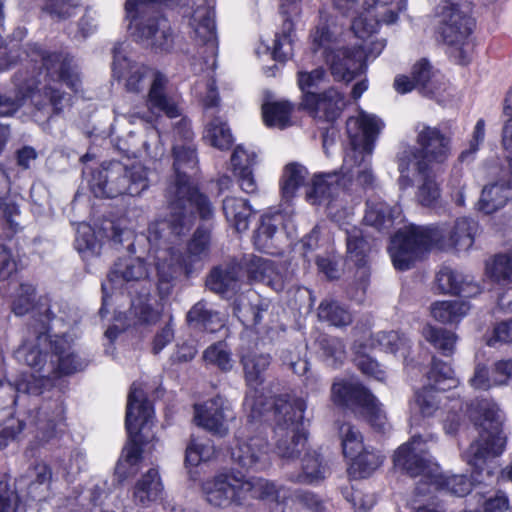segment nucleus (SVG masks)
I'll use <instances>...</instances> for the list:
<instances>
[{"label":"nucleus","mask_w":512,"mask_h":512,"mask_svg":"<svg viewBox=\"0 0 512 512\" xmlns=\"http://www.w3.org/2000/svg\"><path fill=\"white\" fill-rule=\"evenodd\" d=\"M317 317L319 321L338 328L349 326L353 322L351 312L333 299H324L320 302Z\"/></svg>","instance_id":"58836bf2"},{"label":"nucleus","mask_w":512,"mask_h":512,"mask_svg":"<svg viewBox=\"0 0 512 512\" xmlns=\"http://www.w3.org/2000/svg\"><path fill=\"white\" fill-rule=\"evenodd\" d=\"M306 509L310 512H330L329 503L320 495L309 490H296L284 502L281 512H300Z\"/></svg>","instance_id":"c9c22d12"},{"label":"nucleus","mask_w":512,"mask_h":512,"mask_svg":"<svg viewBox=\"0 0 512 512\" xmlns=\"http://www.w3.org/2000/svg\"><path fill=\"white\" fill-rule=\"evenodd\" d=\"M440 233L437 228L409 226L400 229L391 239L389 247L393 265L398 270H408L433 244Z\"/></svg>","instance_id":"4468645a"},{"label":"nucleus","mask_w":512,"mask_h":512,"mask_svg":"<svg viewBox=\"0 0 512 512\" xmlns=\"http://www.w3.org/2000/svg\"><path fill=\"white\" fill-rule=\"evenodd\" d=\"M46 70V83L31 95V101L37 111L43 112L49 119L59 115L67 102L65 94L60 90L61 82L78 91L80 79L72 67V58L63 53H47L42 56Z\"/></svg>","instance_id":"0eeeda50"},{"label":"nucleus","mask_w":512,"mask_h":512,"mask_svg":"<svg viewBox=\"0 0 512 512\" xmlns=\"http://www.w3.org/2000/svg\"><path fill=\"white\" fill-rule=\"evenodd\" d=\"M211 242V229L208 226H199L193 234L192 239L188 243L187 254L183 255L187 261H191V269L193 264L202 260L209 254Z\"/></svg>","instance_id":"603ef678"},{"label":"nucleus","mask_w":512,"mask_h":512,"mask_svg":"<svg viewBox=\"0 0 512 512\" xmlns=\"http://www.w3.org/2000/svg\"><path fill=\"white\" fill-rule=\"evenodd\" d=\"M148 3H162L173 7L178 4V0H126L125 3L133 37L155 52H168L174 44L172 29L164 17L150 15L143 10V6Z\"/></svg>","instance_id":"f8f14e48"},{"label":"nucleus","mask_w":512,"mask_h":512,"mask_svg":"<svg viewBox=\"0 0 512 512\" xmlns=\"http://www.w3.org/2000/svg\"><path fill=\"white\" fill-rule=\"evenodd\" d=\"M24 100L21 92H0V152L10 135L8 120L24 105Z\"/></svg>","instance_id":"e433bc0d"},{"label":"nucleus","mask_w":512,"mask_h":512,"mask_svg":"<svg viewBox=\"0 0 512 512\" xmlns=\"http://www.w3.org/2000/svg\"><path fill=\"white\" fill-rule=\"evenodd\" d=\"M418 147L408 148L398 156L399 183L405 188L413 185L409 171L422 172L441 169L451 154V138L438 127L423 125L416 137Z\"/></svg>","instance_id":"423d86ee"},{"label":"nucleus","mask_w":512,"mask_h":512,"mask_svg":"<svg viewBox=\"0 0 512 512\" xmlns=\"http://www.w3.org/2000/svg\"><path fill=\"white\" fill-rule=\"evenodd\" d=\"M152 415V407L145 398L142 388L133 384L130 388L127 401L125 425L128 432V441L122 450V456L115 468L118 483H122L129 476L125 465L133 467L142 459L141 431L148 424Z\"/></svg>","instance_id":"ddd939ff"},{"label":"nucleus","mask_w":512,"mask_h":512,"mask_svg":"<svg viewBox=\"0 0 512 512\" xmlns=\"http://www.w3.org/2000/svg\"><path fill=\"white\" fill-rule=\"evenodd\" d=\"M223 212L229 223L238 232L248 229L252 209L247 200L237 197H226L223 200Z\"/></svg>","instance_id":"ea45409f"},{"label":"nucleus","mask_w":512,"mask_h":512,"mask_svg":"<svg viewBox=\"0 0 512 512\" xmlns=\"http://www.w3.org/2000/svg\"><path fill=\"white\" fill-rule=\"evenodd\" d=\"M214 455L215 447L210 439L192 435L185 450V465L197 466L201 462L209 461Z\"/></svg>","instance_id":"a18cd8bd"},{"label":"nucleus","mask_w":512,"mask_h":512,"mask_svg":"<svg viewBox=\"0 0 512 512\" xmlns=\"http://www.w3.org/2000/svg\"><path fill=\"white\" fill-rule=\"evenodd\" d=\"M422 335L442 355L450 356L454 353L457 336L452 331L445 328L426 325L423 328Z\"/></svg>","instance_id":"de8ad7c7"},{"label":"nucleus","mask_w":512,"mask_h":512,"mask_svg":"<svg viewBox=\"0 0 512 512\" xmlns=\"http://www.w3.org/2000/svg\"><path fill=\"white\" fill-rule=\"evenodd\" d=\"M374 340L383 350L393 354L400 352L404 358L407 357L409 350L408 340L404 336H401L398 332H378L374 336Z\"/></svg>","instance_id":"69168bd1"},{"label":"nucleus","mask_w":512,"mask_h":512,"mask_svg":"<svg viewBox=\"0 0 512 512\" xmlns=\"http://www.w3.org/2000/svg\"><path fill=\"white\" fill-rule=\"evenodd\" d=\"M241 266L236 262L218 265L211 269L205 285L213 293L231 297L240 288Z\"/></svg>","instance_id":"393cba45"},{"label":"nucleus","mask_w":512,"mask_h":512,"mask_svg":"<svg viewBox=\"0 0 512 512\" xmlns=\"http://www.w3.org/2000/svg\"><path fill=\"white\" fill-rule=\"evenodd\" d=\"M342 93L329 88L322 93L307 92L303 95L301 106L311 117L320 121L334 122L345 107Z\"/></svg>","instance_id":"aec40b11"},{"label":"nucleus","mask_w":512,"mask_h":512,"mask_svg":"<svg viewBox=\"0 0 512 512\" xmlns=\"http://www.w3.org/2000/svg\"><path fill=\"white\" fill-rule=\"evenodd\" d=\"M246 157V154L241 149H235L231 156V163L235 176L242 191L248 194H253L257 191L258 186L254 178L253 170L247 165H242L240 160Z\"/></svg>","instance_id":"4d7b16f0"},{"label":"nucleus","mask_w":512,"mask_h":512,"mask_svg":"<svg viewBox=\"0 0 512 512\" xmlns=\"http://www.w3.org/2000/svg\"><path fill=\"white\" fill-rule=\"evenodd\" d=\"M64 419V407L59 400L45 401L37 409L34 424L43 441L54 437L56 427Z\"/></svg>","instance_id":"c756f323"},{"label":"nucleus","mask_w":512,"mask_h":512,"mask_svg":"<svg viewBox=\"0 0 512 512\" xmlns=\"http://www.w3.org/2000/svg\"><path fill=\"white\" fill-rule=\"evenodd\" d=\"M213 7L209 5H198L193 11L190 19V26L194 32V39L209 46L212 50L216 47V26Z\"/></svg>","instance_id":"c85d7f7f"},{"label":"nucleus","mask_w":512,"mask_h":512,"mask_svg":"<svg viewBox=\"0 0 512 512\" xmlns=\"http://www.w3.org/2000/svg\"><path fill=\"white\" fill-rule=\"evenodd\" d=\"M343 180L344 177L338 172L315 175L306 192L307 200L316 205L334 198L339 190L347 188V182Z\"/></svg>","instance_id":"cd10ccee"},{"label":"nucleus","mask_w":512,"mask_h":512,"mask_svg":"<svg viewBox=\"0 0 512 512\" xmlns=\"http://www.w3.org/2000/svg\"><path fill=\"white\" fill-rule=\"evenodd\" d=\"M149 276V266L141 257L129 256L116 261L107 275L112 287L121 288L125 283L139 282Z\"/></svg>","instance_id":"a878e982"},{"label":"nucleus","mask_w":512,"mask_h":512,"mask_svg":"<svg viewBox=\"0 0 512 512\" xmlns=\"http://www.w3.org/2000/svg\"><path fill=\"white\" fill-rule=\"evenodd\" d=\"M412 79L415 81L416 89L424 96H432L438 89L437 83L433 80L434 72L432 66L426 59L416 62L412 68Z\"/></svg>","instance_id":"6e6d98bb"},{"label":"nucleus","mask_w":512,"mask_h":512,"mask_svg":"<svg viewBox=\"0 0 512 512\" xmlns=\"http://www.w3.org/2000/svg\"><path fill=\"white\" fill-rule=\"evenodd\" d=\"M231 459L243 469L263 470L269 465L268 441L260 435L238 439L231 448Z\"/></svg>","instance_id":"412c9836"},{"label":"nucleus","mask_w":512,"mask_h":512,"mask_svg":"<svg viewBox=\"0 0 512 512\" xmlns=\"http://www.w3.org/2000/svg\"><path fill=\"white\" fill-rule=\"evenodd\" d=\"M173 157L175 178L166 190L170 214L168 218L160 220L153 231L163 236L169 230L175 237H179L188 234L193 227L194 210L202 220L209 221L214 216V208L209 198L200 193L187 176V171L195 169L198 163L194 144L175 142Z\"/></svg>","instance_id":"f03ea898"},{"label":"nucleus","mask_w":512,"mask_h":512,"mask_svg":"<svg viewBox=\"0 0 512 512\" xmlns=\"http://www.w3.org/2000/svg\"><path fill=\"white\" fill-rule=\"evenodd\" d=\"M345 231L347 260L358 267L360 278L363 280L361 282V295L359 297L358 295H354L353 297L361 300L367 287L366 278L368 276V272L366 269V264L368 263L369 253L371 251V243L364 236L363 231L356 226L346 228Z\"/></svg>","instance_id":"b1692460"},{"label":"nucleus","mask_w":512,"mask_h":512,"mask_svg":"<svg viewBox=\"0 0 512 512\" xmlns=\"http://www.w3.org/2000/svg\"><path fill=\"white\" fill-rule=\"evenodd\" d=\"M9 191V180L6 172L0 168V217L2 225H7L11 232H15L18 223L14 217L18 215V206L12 202H3L5 196Z\"/></svg>","instance_id":"13d9d810"},{"label":"nucleus","mask_w":512,"mask_h":512,"mask_svg":"<svg viewBox=\"0 0 512 512\" xmlns=\"http://www.w3.org/2000/svg\"><path fill=\"white\" fill-rule=\"evenodd\" d=\"M324 58L337 81H352L363 66V51L360 48L337 47L327 52Z\"/></svg>","instance_id":"5701e85b"},{"label":"nucleus","mask_w":512,"mask_h":512,"mask_svg":"<svg viewBox=\"0 0 512 512\" xmlns=\"http://www.w3.org/2000/svg\"><path fill=\"white\" fill-rule=\"evenodd\" d=\"M478 223L468 217L458 218L449 232L451 246L458 250H468L474 243Z\"/></svg>","instance_id":"79ce46f5"},{"label":"nucleus","mask_w":512,"mask_h":512,"mask_svg":"<svg viewBox=\"0 0 512 512\" xmlns=\"http://www.w3.org/2000/svg\"><path fill=\"white\" fill-rule=\"evenodd\" d=\"M99 234L106 238L114 247L118 248L124 242H127V249L133 251V232L121 225L120 222L114 220H103L99 227Z\"/></svg>","instance_id":"3c124183"},{"label":"nucleus","mask_w":512,"mask_h":512,"mask_svg":"<svg viewBox=\"0 0 512 512\" xmlns=\"http://www.w3.org/2000/svg\"><path fill=\"white\" fill-rule=\"evenodd\" d=\"M393 210L385 202L378 198H371L366 201L364 222L381 231L388 229L393 224Z\"/></svg>","instance_id":"a19ab883"},{"label":"nucleus","mask_w":512,"mask_h":512,"mask_svg":"<svg viewBox=\"0 0 512 512\" xmlns=\"http://www.w3.org/2000/svg\"><path fill=\"white\" fill-rule=\"evenodd\" d=\"M163 492V484L156 468H150L136 482L133 501L136 505L147 507L158 500Z\"/></svg>","instance_id":"473e14b6"},{"label":"nucleus","mask_w":512,"mask_h":512,"mask_svg":"<svg viewBox=\"0 0 512 512\" xmlns=\"http://www.w3.org/2000/svg\"><path fill=\"white\" fill-rule=\"evenodd\" d=\"M89 187L98 198L139 196L149 187L147 169L139 163L128 167L116 160L103 162L92 172Z\"/></svg>","instance_id":"1a4fd4ad"},{"label":"nucleus","mask_w":512,"mask_h":512,"mask_svg":"<svg viewBox=\"0 0 512 512\" xmlns=\"http://www.w3.org/2000/svg\"><path fill=\"white\" fill-rule=\"evenodd\" d=\"M299 10L295 13L297 14ZM294 13L282 14L285 19L282 24L281 33H277L274 40L272 56L275 60L284 62L292 55V32L294 24L290 18Z\"/></svg>","instance_id":"8fccbe9b"},{"label":"nucleus","mask_w":512,"mask_h":512,"mask_svg":"<svg viewBox=\"0 0 512 512\" xmlns=\"http://www.w3.org/2000/svg\"><path fill=\"white\" fill-rule=\"evenodd\" d=\"M319 347L323 354L330 359L332 365L342 363L345 359L346 351L343 341L337 337L322 336L320 337Z\"/></svg>","instance_id":"774afa93"},{"label":"nucleus","mask_w":512,"mask_h":512,"mask_svg":"<svg viewBox=\"0 0 512 512\" xmlns=\"http://www.w3.org/2000/svg\"><path fill=\"white\" fill-rule=\"evenodd\" d=\"M34 300L35 288L30 284H21L13 301L12 309L13 312L19 316L33 310V316L27 325L26 331H28L29 326L35 321L38 323L46 322L50 328V321L55 318H59L60 321L66 323L68 326L75 325L80 320L78 312L67 303H55L54 305H50L45 302L34 307ZM25 334H27V332H25ZM25 336L26 335H24V337Z\"/></svg>","instance_id":"dca6fc26"},{"label":"nucleus","mask_w":512,"mask_h":512,"mask_svg":"<svg viewBox=\"0 0 512 512\" xmlns=\"http://www.w3.org/2000/svg\"><path fill=\"white\" fill-rule=\"evenodd\" d=\"M294 106L288 101L267 102L262 105V114L267 126L283 129L291 125Z\"/></svg>","instance_id":"49530a36"},{"label":"nucleus","mask_w":512,"mask_h":512,"mask_svg":"<svg viewBox=\"0 0 512 512\" xmlns=\"http://www.w3.org/2000/svg\"><path fill=\"white\" fill-rule=\"evenodd\" d=\"M332 398L335 403L353 408L375 429L379 431L384 430L386 417L377 399L360 383H334L332 386Z\"/></svg>","instance_id":"f3484780"},{"label":"nucleus","mask_w":512,"mask_h":512,"mask_svg":"<svg viewBox=\"0 0 512 512\" xmlns=\"http://www.w3.org/2000/svg\"><path fill=\"white\" fill-rule=\"evenodd\" d=\"M306 169L298 164H288L282 177V193L285 198H291L297 188L303 183Z\"/></svg>","instance_id":"338daca9"},{"label":"nucleus","mask_w":512,"mask_h":512,"mask_svg":"<svg viewBox=\"0 0 512 512\" xmlns=\"http://www.w3.org/2000/svg\"><path fill=\"white\" fill-rule=\"evenodd\" d=\"M413 170L421 182L416 194L417 201L422 206L431 207L440 197V190L435 178L441 169H431L426 172H422L419 169Z\"/></svg>","instance_id":"37998d69"},{"label":"nucleus","mask_w":512,"mask_h":512,"mask_svg":"<svg viewBox=\"0 0 512 512\" xmlns=\"http://www.w3.org/2000/svg\"><path fill=\"white\" fill-rule=\"evenodd\" d=\"M113 74L125 82V88L131 93L142 92L150 83L147 106L151 112H163L169 118L180 115L177 104L167 96V77L160 71L132 60L126 53L124 44L113 48Z\"/></svg>","instance_id":"7ed1b4c3"},{"label":"nucleus","mask_w":512,"mask_h":512,"mask_svg":"<svg viewBox=\"0 0 512 512\" xmlns=\"http://www.w3.org/2000/svg\"><path fill=\"white\" fill-rule=\"evenodd\" d=\"M17 354L23 361L35 369L38 376L30 375L14 387L4 383L2 388L9 394V402H16L15 393L40 395L52 379L82 370L86 362L72 349L65 336L51 337L46 322H33L23 338Z\"/></svg>","instance_id":"f257e3e1"},{"label":"nucleus","mask_w":512,"mask_h":512,"mask_svg":"<svg viewBox=\"0 0 512 512\" xmlns=\"http://www.w3.org/2000/svg\"><path fill=\"white\" fill-rule=\"evenodd\" d=\"M205 138L218 149H229L233 143V137L227 124L219 117L213 118L206 128Z\"/></svg>","instance_id":"bf43d9fd"},{"label":"nucleus","mask_w":512,"mask_h":512,"mask_svg":"<svg viewBox=\"0 0 512 512\" xmlns=\"http://www.w3.org/2000/svg\"><path fill=\"white\" fill-rule=\"evenodd\" d=\"M339 436L345 457L352 459L365 448L361 433L349 423L339 427Z\"/></svg>","instance_id":"e2e57ef3"},{"label":"nucleus","mask_w":512,"mask_h":512,"mask_svg":"<svg viewBox=\"0 0 512 512\" xmlns=\"http://www.w3.org/2000/svg\"><path fill=\"white\" fill-rule=\"evenodd\" d=\"M394 464L411 477L423 475L431 478V484L446 489L459 497L467 495L472 482L465 475H435L437 468L428 457L426 441L420 435L412 436L411 440L400 446L394 454Z\"/></svg>","instance_id":"6e6552de"},{"label":"nucleus","mask_w":512,"mask_h":512,"mask_svg":"<svg viewBox=\"0 0 512 512\" xmlns=\"http://www.w3.org/2000/svg\"><path fill=\"white\" fill-rule=\"evenodd\" d=\"M305 409L306 403L301 398L275 399V450L283 459L298 457L305 447L307 437L302 423Z\"/></svg>","instance_id":"9b49d317"},{"label":"nucleus","mask_w":512,"mask_h":512,"mask_svg":"<svg viewBox=\"0 0 512 512\" xmlns=\"http://www.w3.org/2000/svg\"><path fill=\"white\" fill-rule=\"evenodd\" d=\"M159 222L160 220L156 221L149 228V241H159V243H156L158 248L155 255L158 282L174 284L178 274L183 272L186 276H189L193 272L191 261H187L177 247L187 234L175 237L169 230H166L163 236L157 235L153 230Z\"/></svg>","instance_id":"2eb2a0df"},{"label":"nucleus","mask_w":512,"mask_h":512,"mask_svg":"<svg viewBox=\"0 0 512 512\" xmlns=\"http://www.w3.org/2000/svg\"><path fill=\"white\" fill-rule=\"evenodd\" d=\"M380 128V120L368 114H361L358 118H350L347 121V131L353 145L352 152L346 156L341 168V175L344 177L343 181L347 182V187L353 179L364 189L375 187L376 176L370 155Z\"/></svg>","instance_id":"39448f33"},{"label":"nucleus","mask_w":512,"mask_h":512,"mask_svg":"<svg viewBox=\"0 0 512 512\" xmlns=\"http://www.w3.org/2000/svg\"><path fill=\"white\" fill-rule=\"evenodd\" d=\"M327 472L323 459L316 451H308L301 460V472L289 476V480L299 484H314L322 481Z\"/></svg>","instance_id":"f704fd0d"},{"label":"nucleus","mask_w":512,"mask_h":512,"mask_svg":"<svg viewBox=\"0 0 512 512\" xmlns=\"http://www.w3.org/2000/svg\"><path fill=\"white\" fill-rule=\"evenodd\" d=\"M428 379L435 389L445 391L456 386L454 371L447 363L436 358L432 359V367L428 372Z\"/></svg>","instance_id":"052dcab7"},{"label":"nucleus","mask_w":512,"mask_h":512,"mask_svg":"<svg viewBox=\"0 0 512 512\" xmlns=\"http://www.w3.org/2000/svg\"><path fill=\"white\" fill-rule=\"evenodd\" d=\"M434 386H426L415 392L412 407L424 417H431L438 410L440 401Z\"/></svg>","instance_id":"680f3d73"},{"label":"nucleus","mask_w":512,"mask_h":512,"mask_svg":"<svg viewBox=\"0 0 512 512\" xmlns=\"http://www.w3.org/2000/svg\"><path fill=\"white\" fill-rule=\"evenodd\" d=\"M468 306L459 301H439L431 306L432 317L442 323H457L466 315Z\"/></svg>","instance_id":"5fc2aeb1"},{"label":"nucleus","mask_w":512,"mask_h":512,"mask_svg":"<svg viewBox=\"0 0 512 512\" xmlns=\"http://www.w3.org/2000/svg\"><path fill=\"white\" fill-rule=\"evenodd\" d=\"M343 15L353 17L351 29L356 37L372 36L380 24L390 25L406 9V0H334Z\"/></svg>","instance_id":"9d476101"},{"label":"nucleus","mask_w":512,"mask_h":512,"mask_svg":"<svg viewBox=\"0 0 512 512\" xmlns=\"http://www.w3.org/2000/svg\"><path fill=\"white\" fill-rule=\"evenodd\" d=\"M351 460L353 461L352 468L359 473V476L366 477L382 464L383 457L373 448L365 447Z\"/></svg>","instance_id":"0e129e2a"},{"label":"nucleus","mask_w":512,"mask_h":512,"mask_svg":"<svg viewBox=\"0 0 512 512\" xmlns=\"http://www.w3.org/2000/svg\"><path fill=\"white\" fill-rule=\"evenodd\" d=\"M240 362L243 366L246 384L254 389L261 386L265 380L264 373L271 364V356L242 349Z\"/></svg>","instance_id":"2f4dec72"},{"label":"nucleus","mask_w":512,"mask_h":512,"mask_svg":"<svg viewBox=\"0 0 512 512\" xmlns=\"http://www.w3.org/2000/svg\"><path fill=\"white\" fill-rule=\"evenodd\" d=\"M509 199L508 190L498 183L485 186L478 202L479 210L492 214L503 208Z\"/></svg>","instance_id":"864d4df0"},{"label":"nucleus","mask_w":512,"mask_h":512,"mask_svg":"<svg viewBox=\"0 0 512 512\" xmlns=\"http://www.w3.org/2000/svg\"><path fill=\"white\" fill-rule=\"evenodd\" d=\"M436 283L443 293L456 294L461 297H471L479 293V287L472 279L464 278L449 267H443L437 273Z\"/></svg>","instance_id":"7c9ffc66"},{"label":"nucleus","mask_w":512,"mask_h":512,"mask_svg":"<svg viewBox=\"0 0 512 512\" xmlns=\"http://www.w3.org/2000/svg\"><path fill=\"white\" fill-rule=\"evenodd\" d=\"M194 411V421L198 426L219 437L228 434V422L234 419V413L225 398L216 396L203 404H196Z\"/></svg>","instance_id":"a211bd4d"},{"label":"nucleus","mask_w":512,"mask_h":512,"mask_svg":"<svg viewBox=\"0 0 512 512\" xmlns=\"http://www.w3.org/2000/svg\"><path fill=\"white\" fill-rule=\"evenodd\" d=\"M74 246L83 258H89L100 253L102 243L89 224L81 223L76 229Z\"/></svg>","instance_id":"09e8293b"},{"label":"nucleus","mask_w":512,"mask_h":512,"mask_svg":"<svg viewBox=\"0 0 512 512\" xmlns=\"http://www.w3.org/2000/svg\"><path fill=\"white\" fill-rule=\"evenodd\" d=\"M439 33L443 41L450 46L464 44L472 30V20L450 3L443 7L440 14Z\"/></svg>","instance_id":"4be33fe9"},{"label":"nucleus","mask_w":512,"mask_h":512,"mask_svg":"<svg viewBox=\"0 0 512 512\" xmlns=\"http://www.w3.org/2000/svg\"><path fill=\"white\" fill-rule=\"evenodd\" d=\"M486 274L494 282L512 283V251L498 253L486 262Z\"/></svg>","instance_id":"c03bdc74"},{"label":"nucleus","mask_w":512,"mask_h":512,"mask_svg":"<svg viewBox=\"0 0 512 512\" xmlns=\"http://www.w3.org/2000/svg\"><path fill=\"white\" fill-rule=\"evenodd\" d=\"M469 417L480 427L479 437L463 452L462 459L476 472H482L487 461L499 456L505 447L503 415L498 405L481 399L469 406Z\"/></svg>","instance_id":"20e7f679"},{"label":"nucleus","mask_w":512,"mask_h":512,"mask_svg":"<svg viewBox=\"0 0 512 512\" xmlns=\"http://www.w3.org/2000/svg\"><path fill=\"white\" fill-rule=\"evenodd\" d=\"M247 273L252 280L262 282L276 291L284 288L283 276L271 260L261 257L251 258Z\"/></svg>","instance_id":"72a5a7b5"},{"label":"nucleus","mask_w":512,"mask_h":512,"mask_svg":"<svg viewBox=\"0 0 512 512\" xmlns=\"http://www.w3.org/2000/svg\"><path fill=\"white\" fill-rule=\"evenodd\" d=\"M244 500L247 497L267 502H274L284 508V502L289 499V491L284 486H278L274 482L264 478L244 479L242 486Z\"/></svg>","instance_id":"bb28decb"},{"label":"nucleus","mask_w":512,"mask_h":512,"mask_svg":"<svg viewBox=\"0 0 512 512\" xmlns=\"http://www.w3.org/2000/svg\"><path fill=\"white\" fill-rule=\"evenodd\" d=\"M187 323L194 328L215 332L223 326L220 313L208 307L205 300L195 303L186 315Z\"/></svg>","instance_id":"4c0bfd02"},{"label":"nucleus","mask_w":512,"mask_h":512,"mask_svg":"<svg viewBox=\"0 0 512 512\" xmlns=\"http://www.w3.org/2000/svg\"><path fill=\"white\" fill-rule=\"evenodd\" d=\"M244 479L229 474H219L206 480L202 485L206 500L215 507H228L231 504H242Z\"/></svg>","instance_id":"6ab92c4d"}]
</instances>
